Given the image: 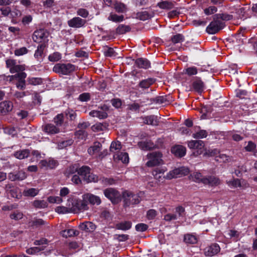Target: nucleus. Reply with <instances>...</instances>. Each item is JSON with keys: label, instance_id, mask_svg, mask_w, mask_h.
Segmentation results:
<instances>
[{"label": "nucleus", "instance_id": "56", "mask_svg": "<svg viewBox=\"0 0 257 257\" xmlns=\"http://www.w3.org/2000/svg\"><path fill=\"white\" fill-rule=\"evenodd\" d=\"M157 215V211L153 209L149 210L147 212V218L149 220L155 219Z\"/></svg>", "mask_w": 257, "mask_h": 257}, {"label": "nucleus", "instance_id": "49", "mask_svg": "<svg viewBox=\"0 0 257 257\" xmlns=\"http://www.w3.org/2000/svg\"><path fill=\"white\" fill-rule=\"evenodd\" d=\"M104 54L106 57H110L115 58L117 56V54L114 50L111 48H107L104 51Z\"/></svg>", "mask_w": 257, "mask_h": 257}, {"label": "nucleus", "instance_id": "34", "mask_svg": "<svg viewBox=\"0 0 257 257\" xmlns=\"http://www.w3.org/2000/svg\"><path fill=\"white\" fill-rule=\"evenodd\" d=\"M136 65L140 68L147 69L150 66V63L147 60L143 58H139L136 61Z\"/></svg>", "mask_w": 257, "mask_h": 257}, {"label": "nucleus", "instance_id": "53", "mask_svg": "<svg viewBox=\"0 0 257 257\" xmlns=\"http://www.w3.org/2000/svg\"><path fill=\"white\" fill-rule=\"evenodd\" d=\"M73 141L72 140H68L60 142L58 144L57 148L58 149H63L67 146L71 145Z\"/></svg>", "mask_w": 257, "mask_h": 257}, {"label": "nucleus", "instance_id": "58", "mask_svg": "<svg viewBox=\"0 0 257 257\" xmlns=\"http://www.w3.org/2000/svg\"><path fill=\"white\" fill-rule=\"evenodd\" d=\"M28 49L26 47H21L20 48L16 49L14 53H15V55L20 56H22V55L27 54L28 53Z\"/></svg>", "mask_w": 257, "mask_h": 257}, {"label": "nucleus", "instance_id": "32", "mask_svg": "<svg viewBox=\"0 0 257 257\" xmlns=\"http://www.w3.org/2000/svg\"><path fill=\"white\" fill-rule=\"evenodd\" d=\"M107 20L113 22L119 23L123 21L124 16L123 15H117L116 14L111 12L107 17Z\"/></svg>", "mask_w": 257, "mask_h": 257}, {"label": "nucleus", "instance_id": "52", "mask_svg": "<svg viewBox=\"0 0 257 257\" xmlns=\"http://www.w3.org/2000/svg\"><path fill=\"white\" fill-rule=\"evenodd\" d=\"M116 227L117 229L120 230H127L131 227V223L129 221H125L123 222H121L117 224Z\"/></svg>", "mask_w": 257, "mask_h": 257}, {"label": "nucleus", "instance_id": "1", "mask_svg": "<svg viewBox=\"0 0 257 257\" xmlns=\"http://www.w3.org/2000/svg\"><path fill=\"white\" fill-rule=\"evenodd\" d=\"M148 161L146 165L148 167H154L162 165L164 164L163 160V154L159 151L150 153L146 156Z\"/></svg>", "mask_w": 257, "mask_h": 257}, {"label": "nucleus", "instance_id": "9", "mask_svg": "<svg viewBox=\"0 0 257 257\" xmlns=\"http://www.w3.org/2000/svg\"><path fill=\"white\" fill-rule=\"evenodd\" d=\"M47 244V240L46 239L42 238L40 240H35L34 244L37 246L31 247L27 249V252L29 254H34L41 250H44Z\"/></svg>", "mask_w": 257, "mask_h": 257}, {"label": "nucleus", "instance_id": "13", "mask_svg": "<svg viewBox=\"0 0 257 257\" xmlns=\"http://www.w3.org/2000/svg\"><path fill=\"white\" fill-rule=\"evenodd\" d=\"M83 199L86 200V202L91 205H99L101 203L100 198L91 193H87L82 196Z\"/></svg>", "mask_w": 257, "mask_h": 257}, {"label": "nucleus", "instance_id": "23", "mask_svg": "<svg viewBox=\"0 0 257 257\" xmlns=\"http://www.w3.org/2000/svg\"><path fill=\"white\" fill-rule=\"evenodd\" d=\"M171 152L175 156L182 157L185 155L186 149V148L183 146L176 145L172 148Z\"/></svg>", "mask_w": 257, "mask_h": 257}, {"label": "nucleus", "instance_id": "54", "mask_svg": "<svg viewBox=\"0 0 257 257\" xmlns=\"http://www.w3.org/2000/svg\"><path fill=\"white\" fill-rule=\"evenodd\" d=\"M100 182L104 185H110L115 183V180L113 179L104 177L100 178Z\"/></svg>", "mask_w": 257, "mask_h": 257}, {"label": "nucleus", "instance_id": "48", "mask_svg": "<svg viewBox=\"0 0 257 257\" xmlns=\"http://www.w3.org/2000/svg\"><path fill=\"white\" fill-rule=\"evenodd\" d=\"M61 54L60 53L56 52L50 54L48 57V59L51 62H57L60 60L61 59Z\"/></svg>", "mask_w": 257, "mask_h": 257}, {"label": "nucleus", "instance_id": "36", "mask_svg": "<svg viewBox=\"0 0 257 257\" xmlns=\"http://www.w3.org/2000/svg\"><path fill=\"white\" fill-rule=\"evenodd\" d=\"M114 9L116 12L119 13H124L127 10L126 6L120 2H116L114 4Z\"/></svg>", "mask_w": 257, "mask_h": 257}, {"label": "nucleus", "instance_id": "21", "mask_svg": "<svg viewBox=\"0 0 257 257\" xmlns=\"http://www.w3.org/2000/svg\"><path fill=\"white\" fill-rule=\"evenodd\" d=\"M13 108V103L10 101L6 100L0 103V113L3 114L11 111Z\"/></svg>", "mask_w": 257, "mask_h": 257}, {"label": "nucleus", "instance_id": "45", "mask_svg": "<svg viewBox=\"0 0 257 257\" xmlns=\"http://www.w3.org/2000/svg\"><path fill=\"white\" fill-rule=\"evenodd\" d=\"M184 241L186 243L194 244L197 241V237L192 234H187L184 236Z\"/></svg>", "mask_w": 257, "mask_h": 257}, {"label": "nucleus", "instance_id": "16", "mask_svg": "<svg viewBox=\"0 0 257 257\" xmlns=\"http://www.w3.org/2000/svg\"><path fill=\"white\" fill-rule=\"evenodd\" d=\"M67 23L70 27L79 28L84 26L86 21L80 17H74L69 20Z\"/></svg>", "mask_w": 257, "mask_h": 257}, {"label": "nucleus", "instance_id": "17", "mask_svg": "<svg viewBox=\"0 0 257 257\" xmlns=\"http://www.w3.org/2000/svg\"><path fill=\"white\" fill-rule=\"evenodd\" d=\"M58 162L53 158L44 160L40 161L39 164L41 168L54 169L58 165Z\"/></svg>", "mask_w": 257, "mask_h": 257}, {"label": "nucleus", "instance_id": "27", "mask_svg": "<svg viewBox=\"0 0 257 257\" xmlns=\"http://www.w3.org/2000/svg\"><path fill=\"white\" fill-rule=\"evenodd\" d=\"M143 122L145 124L156 126L159 124L157 116L154 115L145 116L143 118Z\"/></svg>", "mask_w": 257, "mask_h": 257}, {"label": "nucleus", "instance_id": "57", "mask_svg": "<svg viewBox=\"0 0 257 257\" xmlns=\"http://www.w3.org/2000/svg\"><path fill=\"white\" fill-rule=\"evenodd\" d=\"M54 121L58 127L61 126L63 121V115L58 114L54 117Z\"/></svg>", "mask_w": 257, "mask_h": 257}, {"label": "nucleus", "instance_id": "31", "mask_svg": "<svg viewBox=\"0 0 257 257\" xmlns=\"http://www.w3.org/2000/svg\"><path fill=\"white\" fill-rule=\"evenodd\" d=\"M205 177L202 176L200 173L198 172H193L190 175V179L198 183L203 184V181L205 180Z\"/></svg>", "mask_w": 257, "mask_h": 257}, {"label": "nucleus", "instance_id": "3", "mask_svg": "<svg viewBox=\"0 0 257 257\" xmlns=\"http://www.w3.org/2000/svg\"><path fill=\"white\" fill-rule=\"evenodd\" d=\"M102 148V145L100 143L95 142L93 143V145L90 146L87 150V152L89 155L91 156H95L99 159H102L107 154V151L104 150L100 152Z\"/></svg>", "mask_w": 257, "mask_h": 257}, {"label": "nucleus", "instance_id": "24", "mask_svg": "<svg viewBox=\"0 0 257 257\" xmlns=\"http://www.w3.org/2000/svg\"><path fill=\"white\" fill-rule=\"evenodd\" d=\"M220 183V181L218 178L212 176L206 177L203 181V184L208 185L211 186H217Z\"/></svg>", "mask_w": 257, "mask_h": 257}, {"label": "nucleus", "instance_id": "29", "mask_svg": "<svg viewBox=\"0 0 257 257\" xmlns=\"http://www.w3.org/2000/svg\"><path fill=\"white\" fill-rule=\"evenodd\" d=\"M26 73L22 71L21 72L18 73L14 75L8 76L7 77V79L9 78L10 81H12L14 79H18V81L23 82H26L25 78H26Z\"/></svg>", "mask_w": 257, "mask_h": 257}, {"label": "nucleus", "instance_id": "30", "mask_svg": "<svg viewBox=\"0 0 257 257\" xmlns=\"http://www.w3.org/2000/svg\"><path fill=\"white\" fill-rule=\"evenodd\" d=\"M78 234L79 231L73 229L64 230L60 232V234L65 238L76 236Z\"/></svg>", "mask_w": 257, "mask_h": 257}, {"label": "nucleus", "instance_id": "64", "mask_svg": "<svg viewBox=\"0 0 257 257\" xmlns=\"http://www.w3.org/2000/svg\"><path fill=\"white\" fill-rule=\"evenodd\" d=\"M148 228V226L145 223H139L136 225V229L138 231H145Z\"/></svg>", "mask_w": 257, "mask_h": 257}, {"label": "nucleus", "instance_id": "37", "mask_svg": "<svg viewBox=\"0 0 257 257\" xmlns=\"http://www.w3.org/2000/svg\"><path fill=\"white\" fill-rule=\"evenodd\" d=\"M155 81V80L153 78H148L141 81L139 83V86L142 88L146 89L152 85Z\"/></svg>", "mask_w": 257, "mask_h": 257}, {"label": "nucleus", "instance_id": "47", "mask_svg": "<svg viewBox=\"0 0 257 257\" xmlns=\"http://www.w3.org/2000/svg\"><path fill=\"white\" fill-rule=\"evenodd\" d=\"M27 81L29 84L33 85H40L42 83V79L39 77H29L27 79Z\"/></svg>", "mask_w": 257, "mask_h": 257}, {"label": "nucleus", "instance_id": "55", "mask_svg": "<svg viewBox=\"0 0 257 257\" xmlns=\"http://www.w3.org/2000/svg\"><path fill=\"white\" fill-rule=\"evenodd\" d=\"M85 181H86L87 182H97L100 181V178L99 179V177L96 175L90 173L89 174H88V177L86 178Z\"/></svg>", "mask_w": 257, "mask_h": 257}, {"label": "nucleus", "instance_id": "26", "mask_svg": "<svg viewBox=\"0 0 257 257\" xmlns=\"http://www.w3.org/2000/svg\"><path fill=\"white\" fill-rule=\"evenodd\" d=\"M79 227L86 232H93L95 229L96 226L91 222H85L80 224Z\"/></svg>", "mask_w": 257, "mask_h": 257}, {"label": "nucleus", "instance_id": "28", "mask_svg": "<svg viewBox=\"0 0 257 257\" xmlns=\"http://www.w3.org/2000/svg\"><path fill=\"white\" fill-rule=\"evenodd\" d=\"M114 160L120 161L123 163H128L129 162V157L127 153L119 152L113 155Z\"/></svg>", "mask_w": 257, "mask_h": 257}, {"label": "nucleus", "instance_id": "41", "mask_svg": "<svg viewBox=\"0 0 257 257\" xmlns=\"http://www.w3.org/2000/svg\"><path fill=\"white\" fill-rule=\"evenodd\" d=\"M130 30L131 28L129 26L121 24L119 25L116 29V33L119 35L124 34Z\"/></svg>", "mask_w": 257, "mask_h": 257}, {"label": "nucleus", "instance_id": "50", "mask_svg": "<svg viewBox=\"0 0 257 257\" xmlns=\"http://www.w3.org/2000/svg\"><path fill=\"white\" fill-rule=\"evenodd\" d=\"M135 18L142 21H145L150 18V15L146 11L139 12L136 14Z\"/></svg>", "mask_w": 257, "mask_h": 257}, {"label": "nucleus", "instance_id": "5", "mask_svg": "<svg viewBox=\"0 0 257 257\" xmlns=\"http://www.w3.org/2000/svg\"><path fill=\"white\" fill-rule=\"evenodd\" d=\"M75 69L74 66L71 64H56L53 68L54 72L63 75H67Z\"/></svg>", "mask_w": 257, "mask_h": 257}, {"label": "nucleus", "instance_id": "2", "mask_svg": "<svg viewBox=\"0 0 257 257\" xmlns=\"http://www.w3.org/2000/svg\"><path fill=\"white\" fill-rule=\"evenodd\" d=\"M68 202H70L72 212L77 213L83 212L89 209L88 203L86 200H79L76 198L69 199Z\"/></svg>", "mask_w": 257, "mask_h": 257}, {"label": "nucleus", "instance_id": "11", "mask_svg": "<svg viewBox=\"0 0 257 257\" xmlns=\"http://www.w3.org/2000/svg\"><path fill=\"white\" fill-rule=\"evenodd\" d=\"M188 147L190 149L197 151L196 156L202 154L204 151V144L201 140H191L188 142Z\"/></svg>", "mask_w": 257, "mask_h": 257}, {"label": "nucleus", "instance_id": "8", "mask_svg": "<svg viewBox=\"0 0 257 257\" xmlns=\"http://www.w3.org/2000/svg\"><path fill=\"white\" fill-rule=\"evenodd\" d=\"M226 184L232 189L239 187L242 189H245L249 187V185L247 181L236 178L226 181Z\"/></svg>", "mask_w": 257, "mask_h": 257}, {"label": "nucleus", "instance_id": "18", "mask_svg": "<svg viewBox=\"0 0 257 257\" xmlns=\"http://www.w3.org/2000/svg\"><path fill=\"white\" fill-rule=\"evenodd\" d=\"M220 250V246L216 243H214L206 247L204 249V254L206 256H212L217 254Z\"/></svg>", "mask_w": 257, "mask_h": 257}, {"label": "nucleus", "instance_id": "46", "mask_svg": "<svg viewBox=\"0 0 257 257\" xmlns=\"http://www.w3.org/2000/svg\"><path fill=\"white\" fill-rule=\"evenodd\" d=\"M33 204L35 207L37 208H45L48 206L47 202L44 200H35Z\"/></svg>", "mask_w": 257, "mask_h": 257}, {"label": "nucleus", "instance_id": "25", "mask_svg": "<svg viewBox=\"0 0 257 257\" xmlns=\"http://www.w3.org/2000/svg\"><path fill=\"white\" fill-rule=\"evenodd\" d=\"M167 170L165 167L157 168L153 170L152 174L154 178L160 181L162 175Z\"/></svg>", "mask_w": 257, "mask_h": 257}, {"label": "nucleus", "instance_id": "44", "mask_svg": "<svg viewBox=\"0 0 257 257\" xmlns=\"http://www.w3.org/2000/svg\"><path fill=\"white\" fill-rule=\"evenodd\" d=\"M159 7L162 9L169 10L174 7L173 4L171 2L163 1L158 4Z\"/></svg>", "mask_w": 257, "mask_h": 257}, {"label": "nucleus", "instance_id": "63", "mask_svg": "<svg viewBox=\"0 0 257 257\" xmlns=\"http://www.w3.org/2000/svg\"><path fill=\"white\" fill-rule=\"evenodd\" d=\"M75 135L81 139H84L87 137V133L84 130H79L75 133Z\"/></svg>", "mask_w": 257, "mask_h": 257}, {"label": "nucleus", "instance_id": "20", "mask_svg": "<svg viewBox=\"0 0 257 257\" xmlns=\"http://www.w3.org/2000/svg\"><path fill=\"white\" fill-rule=\"evenodd\" d=\"M73 170H71V167H70L69 170L70 171V173H73L74 171H77L78 172V174L81 176L83 179L85 180L86 178L88 177V174L90 173V168L87 166H82V167L80 168L78 170H77V168H76L74 169V167H73Z\"/></svg>", "mask_w": 257, "mask_h": 257}, {"label": "nucleus", "instance_id": "59", "mask_svg": "<svg viewBox=\"0 0 257 257\" xmlns=\"http://www.w3.org/2000/svg\"><path fill=\"white\" fill-rule=\"evenodd\" d=\"M48 200L50 203H57L59 204L62 202V199L59 196H50L48 197Z\"/></svg>", "mask_w": 257, "mask_h": 257}, {"label": "nucleus", "instance_id": "7", "mask_svg": "<svg viewBox=\"0 0 257 257\" xmlns=\"http://www.w3.org/2000/svg\"><path fill=\"white\" fill-rule=\"evenodd\" d=\"M103 193L113 204L117 203L120 200V194L113 188H107L103 191Z\"/></svg>", "mask_w": 257, "mask_h": 257}, {"label": "nucleus", "instance_id": "62", "mask_svg": "<svg viewBox=\"0 0 257 257\" xmlns=\"http://www.w3.org/2000/svg\"><path fill=\"white\" fill-rule=\"evenodd\" d=\"M77 14L81 17L86 18L88 16L89 13L86 9L81 8L77 10Z\"/></svg>", "mask_w": 257, "mask_h": 257}, {"label": "nucleus", "instance_id": "39", "mask_svg": "<svg viewBox=\"0 0 257 257\" xmlns=\"http://www.w3.org/2000/svg\"><path fill=\"white\" fill-rule=\"evenodd\" d=\"M139 147L143 150H149L154 148V144L151 142H141L138 144Z\"/></svg>", "mask_w": 257, "mask_h": 257}, {"label": "nucleus", "instance_id": "14", "mask_svg": "<svg viewBox=\"0 0 257 257\" xmlns=\"http://www.w3.org/2000/svg\"><path fill=\"white\" fill-rule=\"evenodd\" d=\"M107 107L104 106L103 107L99 108L97 110H93L89 112V115L92 117H96L99 119L105 118L107 116L106 111Z\"/></svg>", "mask_w": 257, "mask_h": 257}, {"label": "nucleus", "instance_id": "61", "mask_svg": "<svg viewBox=\"0 0 257 257\" xmlns=\"http://www.w3.org/2000/svg\"><path fill=\"white\" fill-rule=\"evenodd\" d=\"M184 212L185 208L181 206H178L175 208V214H177L178 218L183 216L184 215Z\"/></svg>", "mask_w": 257, "mask_h": 257}, {"label": "nucleus", "instance_id": "38", "mask_svg": "<svg viewBox=\"0 0 257 257\" xmlns=\"http://www.w3.org/2000/svg\"><path fill=\"white\" fill-rule=\"evenodd\" d=\"M67 207L58 206L56 208L55 211L58 213L65 214L69 212H72L71 211V205L70 202H68Z\"/></svg>", "mask_w": 257, "mask_h": 257}, {"label": "nucleus", "instance_id": "10", "mask_svg": "<svg viewBox=\"0 0 257 257\" xmlns=\"http://www.w3.org/2000/svg\"><path fill=\"white\" fill-rule=\"evenodd\" d=\"M7 67L11 73H20L25 70L24 65H18L14 60L9 59L6 61Z\"/></svg>", "mask_w": 257, "mask_h": 257}, {"label": "nucleus", "instance_id": "15", "mask_svg": "<svg viewBox=\"0 0 257 257\" xmlns=\"http://www.w3.org/2000/svg\"><path fill=\"white\" fill-rule=\"evenodd\" d=\"M27 174L22 171L17 172H11L8 174V179L11 181H22L27 178Z\"/></svg>", "mask_w": 257, "mask_h": 257}, {"label": "nucleus", "instance_id": "51", "mask_svg": "<svg viewBox=\"0 0 257 257\" xmlns=\"http://www.w3.org/2000/svg\"><path fill=\"white\" fill-rule=\"evenodd\" d=\"M208 133L205 130H200L193 134L192 137L195 139H203L207 136Z\"/></svg>", "mask_w": 257, "mask_h": 257}, {"label": "nucleus", "instance_id": "42", "mask_svg": "<svg viewBox=\"0 0 257 257\" xmlns=\"http://www.w3.org/2000/svg\"><path fill=\"white\" fill-rule=\"evenodd\" d=\"M215 160L219 162L227 163L230 162L232 160V158L225 154H220L218 156H216Z\"/></svg>", "mask_w": 257, "mask_h": 257}, {"label": "nucleus", "instance_id": "40", "mask_svg": "<svg viewBox=\"0 0 257 257\" xmlns=\"http://www.w3.org/2000/svg\"><path fill=\"white\" fill-rule=\"evenodd\" d=\"M44 50V46L43 44L39 45L37 50L35 51L34 57L38 60H41L42 59V56Z\"/></svg>", "mask_w": 257, "mask_h": 257}, {"label": "nucleus", "instance_id": "12", "mask_svg": "<svg viewBox=\"0 0 257 257\" xmlns=\"http://www.w3.org/2000/svg\"><path fill=\"white\" fill-rule=\"evenodd\" d=\"M224 26V23L220 21H213L206 28V31L209 34H214L222 29Z\"/></svg>", "mask_w": 257, "mask_h": 257}, {"label": "nucleus", "instance_id": "35", "mask_svg": "<svg viewBox=\"0 0 257 257\" xmlns=\"http://www.w3.org/2000/svg\"><path fill=\"white\" fill-rule=\"evenodd\" d=\"M30 155V152L28 150H23L17 151L14 153V156L20 160L27 158Z\"/></svg>", "mask_w": 257, "mask_h": 257}, {"label": "nucleus", "instance_id": "22", "mask_svg": "<svg viewBox=\"0 0 257 257\" xmlns=\"http://www.w3.org/2000/svg\"><path fill=\"white\" fill-rule=\"evenodd\" d=\"M43 130L48 135H54L59 132L60 130L57 126L51 123H48L43 126Z\"/></svg>", "mask_w": 257, "mask_h": 257}, {"label": "nucleus", "instance_id": "19", "mask_svg": "<svg viewBox=\"0 0 257 257\" xmlns=\"http://www.w3.org/2000/svg\"><path fill=\"white\" fill-rule=\"evenodd\" d=\"M47 37V33L44 29H39L34 32L33 36L34 41L40 43Z\"/></svg>", "mask_w": 257, "mask_h": 257}, {"label": "nucleus", "instance_id": "6", "mask_svg": "<svg viewBox=\"0 0 257 257\" xmlns=\"http://www.w3.org/2000/svg\"><path fill=\"white\" fill-rule=\"evenodd\" d=\"M189 173V169L185 167L176 168L170 171L164 178L167 179H172L174 178L180 177L186 175Z\"/></svg>", "mask_w": 257, "mask_h": 257}, {"label": "nucleus", "instance_id": "60", "mask_svg": "<svg viewBox=\"0 0 257 257\" xmlns=\"http://www.w3.org/2000/svg\"><path fill=\"white\" fill-rule=\"evenodd\" d=\"M121 149V144L119 142H112L110 145V150L111 152L119 150Z\"/></svg>", "mask_w": 257, "mask_h": 257}, {"label": "nucleus", "instance_id": "4", "mask_svg": "<svg viewBox=\"0 0 257 257\" xmlns=\"http://www.w3.org/2000/svg\"><path fill=\"white\" fill-rule=\"evenodd\" d=\"M122 197L125 206L137 204L140 202V197L137 194H134L131 192L127 191L123 192Z\"/></svg>", "mask_w": 257, "mask_h": 257}, {"label": "nucleus", "instance_id": "43", "mask_svg": "<svg viewBox=\"0 0 257 257\" xmlns=\"http://www.w3.org/2000/svg\"><path fill=\"white\" fill-rule=\"evenodd\" d=\"M193 87L197 91L201 92L203 88V83L201 80L197 79L193 82Z\"/></svg>", "mask_w": 257, "mask_h": 257}, {"label": "nucleus", "instance_id": "33", "mask_svg": "<svg viewBox=\"0 0 257 257\" xmlns=\"http://www.w3.org/2000/svg\"><path fill=\"white\" fill-rule=\"evenodd\" d=\"M39 192L37 188H26L23 191V195L26 197H35Z\"/></svg>", "mask_w": 257, "mask_h": 257}]
</instances>
